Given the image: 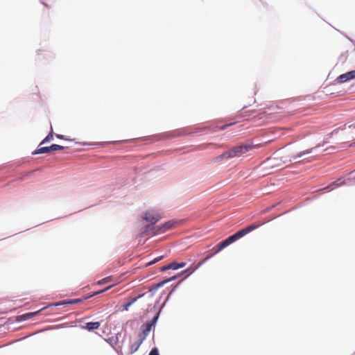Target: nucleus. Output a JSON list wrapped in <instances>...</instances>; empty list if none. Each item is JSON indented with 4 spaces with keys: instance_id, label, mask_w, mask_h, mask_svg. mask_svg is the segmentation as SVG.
Returning a JSON list of instances; mask_svg holds the SVG:
<instances>
[{
    "instance_id": "f257e3e1",
    "label": "nucleus",
    "mask_w": 355,
    "mask_h": 355,
    "mask_svg": "<svg viewBox=\"0 0 355 355\" xmlns=\"http://www.w3.org/2000/svg\"><path fill=\"white\" fill-rule=\"evenodd\" d=\"M237 123L236 121H234L231 123H225L220 126L217 125H207V126H191L184 128L182 129H177L172 131L165 132L163 133L153 135L150 136H146V137H141L139 138H134L131 139H125V140H121V141H111L110 143L112 144H119V143H128V142H136V141H142V142H148V143H152L155 141H158L161 139H169L174 137H180L182 135H191L195 133L203 132L207 130H214V131L216 129H219L220 130H225L227 128L236 124Z\"/></svg>"
},
{
    "instance_id": "f03ea898",
    "label": "nucleus",
    "mask_w": 355,
    "mask_h": 355,
    "mask_svg": "<svg viewBox=\"0 0 355 355\" xmlns=\"http://www.w3.org/2000/svg\"><path fill=\"white\" fill-rule=\"evenodd\" d=\"M253 147L254 145L251 142L242 143L230 150L225 151L221 155L216 157V162H220L224 159L241 156L243 153L249 151Z\"/></svg>"
},
{
    "instance_id": "7ed1b4c3",
    "label": "nucleus",
    "mask_w": 355,
    "mask_h": 355,
    "mask_svg": "<svg viewBox=\"0 0 355 355\" xmlns=\"http://www.w3.org/2000/svg\"><path fill=\"white\" fill-rule=\"evenodd\" d=\"M141 217L147 224L141 229L140 235L143 236L149 234L150 232L156 234L157 226L155 225L159 221V217L150 211H145Z\"/></svg>"
},
{
    "instance_id": "20e7f679",
    "label": "nucleus",
    "mask_w": 355,
    "mask_h": 355,
    "mask_svg": "<svg viewBox=\"0 0 355 355\" xmlns=\"http://www.w3.org/2000/svg\"><path fill=\"white\" fill-rule=\"evenodd\" d=\"M174 291L175 288L169 291L166 297L165 301L161 304L160 307L158 309L153 318L151 320H147L141 326L140 329L143 334H146L147 336H148L151 329L155 327L157 322L159 320V318L160 316L161 312L162 311V309L166 306L167 302L169 300L171 297V295L173 293Z\"/></svg>"
},
{
    "instance_id": "39448f33",
    "label": "nucleus",
    "mask_w": 355,
    "mask_h": 355,
    "mask_svg": "<svg viewBox=\"0 0 355 355\" xmlns=\"http://www.w3.org/2000/svg\"><path fill=\"white\" fill-rule=\"evenodd\" d=\"M65 148L64 146L53 144L49 146H38L37 148L32 152V155H40V154H45V153H49L52 151L55 150H62Z\"/></svg>"
},
{
    "instance_id": "423d86ee",
    "label": "nucleus",
    "mask_w": 355,
    "mask_h": 355,
    "mask_svg": "<svg viewBox=\"0 0 355 355\" xmlns=\"http://www.w3.org/2000/svg\"><path fill=\"white\" fill-rule=\"evenodd\" d=\"M262 225H263V223H252L250 225H248L245 227L237 231L236 232H235V234L238 236L239 239H241V238H243L248 234L250 233L253 230L257 229Z\"/></svg>"
},
{
    "instance_id": "0eeeda50",
    "label": "nucleus",
    "mask_w": 355,
    "mask_h": 355,
    "mask_svg": "<svg viewBox=\"0 0 355 355\" xmlns=\"http://www.w3.org/2000/svg\"><path fill=\"white\" fill-rule=\"evenodd\" d=\"M178 224V222L175 220H168L164 224L159 225L157 226L156 234L164 233L166 231L171 230L175 227Z\"/></svg>"
},
{
    "instance_id": "6e6552de",
    "label": "nucleus",
    "mask_w": 355,
    "mask_h": 355,
    "mask_svg": "<svg viewBox=\"0 0 355 355\" xmlns=\"http://www.w3.org/2000/svg\"><path fill=\"white\" fill-rule=\"evenodd\" d=\"M198 266H191L190 267L182 270L181 272H180V274L181 275V276L182 275H184V278L181 279L174 287H173V289L175 288V290L176 289V288L178 286L179 284H180L182 281L187 278L188 277H189L192 273H193L197 269H198ZM173 290V288L171 289Z\"/></svg>"
},
{
    "instance_id": "1a4fd4ad",
    "label": "nucleus",
    "mask_w": 355,
    "mask_h": 355,
    "mask_svg": "<svg viewBox=\"0 0 355 355\" xmlns=\"http://www.w3.org/2000/svg\"><path fill=\"white\" fill-rule=\"evenodd\" d=\"M101 325V322L98 321H91L87 322L84 324V325L82 326V329H86L89 331H94L96 329H98Z\"/></svg>"
},
{
    "instance_id": "9d476101",
    "label": "nucleus",
    "mask_w": 355,
    "mask_h": 355,
    "mask_svg": "<svg viewBox=\"0 0 355 355\" xmlns=\"http://www.w3.org/2000/svg\"><path fill=\"white\" fill-rule=\"evenodd\" d=\"M345 180L344 179L339 178L337 180L334 181L333 182L329 184L328 186L321 189V191H326L329 189H333L335 187H338L345 184Z\"/></svg>"
},
{
    "instance_id": "9b49d317",
    "label": "nucleus",
    "mask_w": 355,
    "mask_h": 355,
    "mask_svg": "<svg viewBox=\"0 0 355 355\" xmlns=\"http://www.w3.org/2000/svg\"><path fill=\"white\" fill-rule=\"evenodd\" d=\"M145 293H141L137 297L130 299L127 302L122 305V311H128L130 306H132L137 300L143 297Z\"/></svg>"
},
{
    "instance_id": "f8f14e48",
    "label": "nucleus",
    "mask_w": 355,
    "mask_h": 355,
    "mask_svg": "<svg viewBox=\"0 0 355 355\" xmlns=\"http://www.w3.org/2000/svg\"><path fill=\"white\" fill-rule=\"evenodd\" d=\"M352 80V78L349 73V72H346L339 75L336 79L334 80L336 83H345Z\"/></svg>"
},
{
    "instance_id": "ddd939ff",
    "label": "nucleus",
    "mask_w": 355,
    "mask_h": 355,
    "mask_svg": "<svg viewBox=\"0 0 355 355\" xmlns=\"http://www.w3.org/2000/svg\"><path fill=\"white\" fill-rule=\"evenodd\" d=\"M166 279H163L162 281L157 283V284H153L150 288H149V290L148 291L152 293V295H153V293L157 291L158 290L159 288L164 286L165 284H166Z\"/></svg>"
},
{
    "instance_id": "4468645a",
    "label": "nucleus",
    "mask_w": 355,
    "mask_h": 355,
    "mask_svg": "<svg viewBox=\"0 0 355 355\" xmlns=\"http://www.w3.org/2000/svg\"><path fill=\"white\" fill-rule=\"evenodd\" d=\"M53 139V131L52 126L51 127V131L49 134L42 140L39 146H42L43 144L50 142Z\"/></svg>"
},
{
    "instance_id": "2eb2a0df",
    "label": "nucleus",
    "mask_w": 355,
    "mask_h": 355,
    "mask_svg": "<svg viewBox=\"0 0 355 355\" xmlns=\"http://www.w3.org/2000/svg\"><path fill=\"white\" fill-rule=\"evenodd\" d=\"M186 265H187V263L184 261L178 262L176 261H174L171 263V270H178L180 268H182L185 267Z\"/></svg>"
},
{
    "instance_id": "dca6fc26",
    "label": "nucleus",
    "mask_w": 355,
    "mask_h": 355,
    "mask_svg": "<svg viewBox=\"0 0 355 355\" xmlns=\"http://www.w3.org/2000/svg\"><path fill=\"white\" fill-rule=\"evenodd\" d=\"M141 345V342H139L138 340H136L135 342H134L130 346V351H129L128 354L130 355V354H132L135 352H136L139 349Z\"/></svg>"
},
{
    "instance_id": "f3484780",
    "label": "nucleus",
    "mask_w": 355,
    "mask_h": 355,
    "mask_svg": "<svg viewBox=\"0 0 355 355\" xmlns=\"http://www.w3.org/2000/svg\"><path fill=\"white\" fill-rule=\"evenodd\" d=\"M121 333H118L116 334V336H111V337H109L106 341L107 342V343L110 344V345L112 347H114V346L119 342V337L118 336L120 335Z\"/></svg>"
},
{
    "instance_id": "a211bd4d",
    "label": "nucleus",
    "mask_w": 355,
    "mask_h": 355,
    "mask_svg": "<svg viewBox=\"0 0 355 355\" xmlns=\"http://www.w3.org/2000/svg\"><path fill=\"white\" fill-rule=\"evenodd\" d=\"M327 142H328L327 141H324L323 142V144H318L317 146H315V147H313V148H311L307 149V150H304V151H303V154H304V155H306L311 154V153H312L313 152V150H316V149L319 148H320V147H321V146H324V144H327Z\"/></svg>"
},
{
    "instance_id": "6ab92c4d",
    "label": "nucleus",
    "mask_w": 355,
    "mask_h": 355,
    "mask_svg": "<svg viewBox=\"0 0 355 355\" xmlns=\"http://www.w3.org/2000/svg\"><path fill=\"white\" fill-rule=\"evenodd\" d=\"M30 319V315L28 314V313H23L21 315H18L16 318V321L17 322H21L26 320H28Z\"/></svg>"
},
{
    "instance_id": "aec40b11",
    "label": "nucleus",
    "mask_w": 355,
    "mask_h": 355,
    "mask_svg": "<svg viewBox=\"0 0 355 355\" xmlns=\"http://www.w3.org/2000/svg\"><path fill=\"white\" fill-rule=\"evenodd\" d=\"M112 277L108 276V277H104V278L100 279L99 281H98L97 284L98 285H103L105 284L110 283V282H112Z\"/></svg>"
},
{
    "instance_id": "412c9836",
    "label": "nucleus",
    "mask_w": 355,
    "mask_h": 355,
    "mask_svg": "<svg viewBox=\"0 0 355 355\" xmlns=\"http://www.w3.org/2000/svg\"><path fill=\"white\" fill-rule=\"evenodd\" d=\"M280 159L277 158V157H273L272 159H268L266 162H268L269 160H272L274 162V163L270 166V168H275V167H277V166H279L282 165V163L279 160Z\"/></svg>"
},
{
    "instance_id": "4be33fe9",
    "label": "nucleus",
    "mask_w": 355,
    "mask_h": 355,
    "mask_svg": "<svg viewBox=\"0 0 355 355\" xmlns=\"http://www.w3.org/2000/svg\"><path fill=\"white\" fill-rule=\"evenodd\" d=\"M164 258V255L157 257L154 258L153 260H151L149 262L146 263V266H152V265L159 262V261L162 260Z\"/></svg>"
},
{
    "instance_id": "5701e85b",
    "label": "nucleus",
    "mask_w": 355,
    "mask_h": 355,
    "mask_svg": "<svg viewBox=\"0 0 355 355\" xmlns=\"http://www.w3.org/2000/svg\"><path fill=\"white\" fill-rule=\"evenodd\" d=\"M180 277H181V275L180 274V272H178L177 274H175V275H173L170 277L165 278V279L166 281V283H168V282L176 280L177 279H178Z\"/></svg>"
},
{
    "instance_id": "b1692460",
    "label": "nucleus",
    "mask_w": 355,
    "mask_h": 355,
    "mask_svg": "<svg viewBox=\"0 0 355 355\" xmlns=\"http://www.w3.org/2000/svg\"><path fill=\"white\" fill-rule=\"evenodd\" d=\"M83 299L81 298H76V299H71V300H67V304H78L83 302Z\"/></svg>"
},
{
    "instance_id": "393cba45",
    "label": "nucleus",
    "mask_w": 355,
    "mask_h": 355,
    "mask_svg": "<svg viewBox=\"0 0 355 355\" xmlns=\"http://www.w3.org/2000/svg\"><path fill=\"white\" fill-rule=\"evenodd\" d=\"M63 305H67V300H62V301H60V302H55V303H53V304H49L47 305L46 306L47 307H49V306H63Z\"/></svg>"
},
{
    "instance_id": "a878e982",
    "label": "nucleus",
    "mask_w": 355,
    "mask_h": 355,
    "mask_svg": "<svg viewBox=\"0 0 355 355\" xmlns=\"http://www.w3.org/2000/svg\"><path fill=\"white\" fill-rule=\"evenodd\" d=\"M46 308H47V306H44L38 311H33V312H28V314L30 315V319L35 315H37L42 310L45 309Z\"/></svg>"
},
{
    "instance_id": "bb28decb",
    "label": "nucleus",
    "mask_w": 355,
    "mask_h": 355,
    "mask_svg": "<svg viewBox=\"0 0 355 355\" xmlns=\"http://www.w3.org/2000/svg\"><path fill=\"white\" fill-rule=\"evenodd\" d=\"M55 136L59 139H62V140H66V141H73V139H70L69 137L65 136V135H60V134H55Z\"/></svg>"
},
{
    "instance_id": "cd10ccee",
    "label": "nucleus",
    "mask_w": 355,
    "mask_h": 355,
    "mask_svg": "<svg viewBox=\"0 0 355 355\" xmlns=\"http://www.w3.org/2000/svg\"><path fill=\"white\" fill-rule=\"evenodd\" d=\"M148 355H160L158 348L156 347H153Z\"/></svg>"
},
{
    "instance_id": "c85d7f7f",
    "label": "nucleus",
    "mask_w": 355,
    "mask_h": 355,
    "mask_svg": "<svg viewBox=\"0 0 355 355\" xmlns=\"http://www.w3.org/2000/svg\"><path fill=\"white\" fill-rule=\"evenodd\" d=\"M147 335L146 334H143L141 331H140L139 333V339L137 340L139 342H141V343L142 344V343L146 340V338H147Z\"/></svg>"
},
{
    "instance_id": "c756f323",
    "label": "nucleus",
    "mask_w": 355,
    "mask_h": 355,
    "mask_svg": "<svg viewBox=\"0 0 355 355\" xmlns=\"http://www.w3.org/2000/svg\"><path fill=\"white\" fill-rule=\"evenodd\" d=\"M303 156H304V155L303 154V151H302V152H300V153H297L295 155H292L291 158H292V159L295 160V159H297L298 158L302 157Z\"/></svg>"
},
{
    "instance_id": "7c9ffc66",
    "label": "nucleus",
    "mask_w": 355,
    "mask_h": 355,
    "mask_svg": "<svg viewBox=\"0 0 355 355\" xmlns=\"http://www.w3.org/2000/svg\"><path fill=\"white\" fill-rule=\"evenodd\" d=\"M168 270H171V263L167 265H165L159 268V270L162 272H164Z\"/></svg>"
},
{
    "instance_id": "2f4dec72",
    "label": "nucleus",
    "mask_w": 355,
    "mask_h": 355,
    "mask_svg": "<svg viewBox=\"0 0 355 355\" xmlns=\"http://www.w3.org/2000/svg\"><path fill=\"white\" fill-rule=\"evenodd\" d=\"M340 129H341V128H336V129L334 130L332 132H331L327 135V137H333V135L338 134V133L339 130H340Z\"/></svg>"
},
{
    "instance_id": "473e14b6",
    "label": "nucleus",
    "mask_w": 355,
    "mask_h": 355,
    "mask_svg": "<svg viewBox=\"0 0 355 355\" xmlns=\"http://www.w3.org/2000/svg\"><path fill=\"white\" fill-rule=\"evenodd\" d=\"M279 160H280V162H281V163L282 164L287 163L288 162H291L293 159H292L291 157L289 159H288L286 158L281 157Z\"/></svg>"
},
{
    "instance_id": "72a5a7b5",
    "label": "nucleus",
    "mask_w": 355,
    "mask_h": 355,
    "mask_svg": "<svg viewBox=\"0 0 355 355\" xmlns=\"http://www.w3.org/2000/svg\"><path fill=\"white\" fill-rule=\"evenodd\" d=\"M216 252H220L221 250H223V249H225L223 248V246L222 245H220V243H219L216 246Z\"/></svg>"
},
{
    "instance_id": "f704fd0d",
    "label": "nucleus",
    "mask_w": 355,
    "mask_h": 355,
    "mask_svg": "<svg viewBox=\"0 0 355 355\" xmlns=\"http://www.w3.org/2000/svg\"><path fill=\"white\" fill-rule=\"evenodd\" d=\"M225 240L229 245L234 243L230 236L225 239Z\"/></svg>"
},
{
    "instance_id": "c9c22d12",
    "label": "nucleus",
    "mask_w": 355,
    "mask_h": 355,
    "mask_svg": "<svg viewBox=\"0 0 355 355\" xmlns=\"http://www.w3.org/2000/svg\"><path fill=\"white\" fill-rule=\"evenodd\" d=\"M348 72L352 78V80L354 79L355 78V69L351 70Z\"/></svg>"
},
{
    "instance_id": "e433bc0d",
    "label": "nucleus",
    "mask_w": 355,
    "mask_h": 355,
    "mask_svg": "<svg viewBox=\"0 0 355 355\" xmlns=\"http://www.w3.org/2000/svg\"><path fill=\"white\" fill-rule=\"evenodd\" d=\"M234 242H236V241L239 240L236 234L234 233L232 235H230Z\"/></svg>"
},
{
    "instance_id": "4c0bfd02",
    "label": "nucleus",
    "mask_w": 355,
    "mask_h": 355,
    "mask_svg": "<svg viewBox=\"0 0 355 355\" xmlns=\"http://www.w3.org/2000/svg\"><path fill=\"white\" fill-rule=\"evenodd\" d=\"M220 243V245H222L223 246L224 248H225L227 246H229V245L227 243V241H226L225 239L222 241Z\"/></svg>"
},
{
    "instance_id": "58836bf2",
    "label": "nucleus",
    "mask_w": 355,
    "mask_h": 355,
    "mask_svg": "<svg viewBox=\"0 0 355 355\" xmlns=\"http://www.w3.org/2000/svg\"><path fill=\"white\" fill-rule=\"evenodd\" d=\"M104 293V291H101V290H100V291H98L94 292V293H92V295H98L102 294V293Z\"/></svg>"
},
{
    "instance_id": "ea45409f",
    "label": "nucleus",
    "mask_w": 355,
    "mask_h": 355,
    "mask_svg": "<svg viewBox=\"0 0 355 355\" xmlns=\"http://www.w3.org/2000/svg\"><path fill=\"white\" fill-rule=\"evenodd\" d=\"M80 144L81 146H83L92 145V144H89V143H87V142L80 143Z\"/></svg>"
},
{
    "instance_id": "a19ab883",
    "label": "nucleus",
    "mask_w": 355,
    "mask_h": 355,
    "mask_svg": "<svg viewBox=\"0 0 355 355\" xmlns=\"http://www.w3.org/2000/svg\"><path fill=\"white\" fill-rule=\"evenodd\" d=\"M348 128H355V123H353V124H350L348 126Z\"/></svg>"
},
{
    "instance_id": "79ce46f5",
    "label": "nucleus",
    "mask_w": 355,
    "mask_h": 355,
    "mask_svg": "<svg viewBox=\"0 0 355 355\" xmlns=\"http://www.w3.org/2000/svg\"><path fill=\"white\" fill-rule=\"evenodd\" d=\"M40 2L44 6L48 7V5L43 0H40Z\"/></svg>"
},
{
    "instance_id": "37998d69",
    "label": "nucleus",
    "mask_w": 355,
    "mask_h": 355,
    "mask_svg": "<svg viewBox=\"0 0 355 355\" xmlns=\"http://www.w3.org/2000/svg\"><path fill=\"white\" fill-rule=\"evenodd\" d=\"M112 286H107L104 289H102L101 291H104V293L107 291L108 290H110Z\"/></svg>"
},
{
    "instance_id": "c03bdc74",
    "label": "nucleus",
    "mask_w": 355,
    "mask_h": 355,
    "mask_svg": "<svg viewBox=\"0 0 355 355\" xmlns=\"http://www.w3.org/2000/svg\"><path fill=\"white\" fill-rule=\"evenodd\" d=\"M116 352H117V354H118L119 355H123L122 352H121V349H120V350H119H119H117V349H116Z\"/></svg>"
},
{
    "instance_id": "a18cd8bd",
    "label": "nucleus",
    "mask_w": 355,
    "mask_h": 355,
    "mask_svg": "<svg viewBox=\"0 0 355 355\" xmlns=\"http://www.w3.org/2000/svg\"><path fill=\"white\" fill-rule=\"evenodd\" d=\"M349 147H355V141L354 142H352L349 144Z\"/></svg>"
},
{
    "instance_id": "49530a36",
    "label": "nucleus",
    "mask_w": 355,
    "mask_h": 355,
    "mask_svg": "<svg viewBox=\"0 0 355 355\" xmlns=\"http://www.w3.org/2000/svg\"><path fill=\"white\" fill-rule=\"evenodd\" d=\"M329 149L334 150L335 147L334 146H330L329 148H327L325 150H327Z\"/></svg>"
},
{
    "instance_id": "de8ad7c7",
    "label": "nucleus",
    "mask_w": 355,
    "mask_h": 355,
    "mask_svg": "<svg viewBox=\"0 0 355 355\" xmlns=\"http://www.w3.org/2000/svg\"><path fill=\"white\" fill-rule=\"evenodd\" d=\"M297 163H304V159H302V160H300L299 162H297Z\"/></svg>"
},
{
    "instance_id": "09e8293b",
    "label": "nucleus",
    "mask_w": 355,
    "mask_h": 355,
    "mask_svg": "<svg viewBox=\"0 0 355 355\" xmlns=\"http://www.w3.org/2000/svg\"><path fill=\"white\" fill-rule=\"evenodd\" d=\"M211 257H212V255H211V254H209V255L207 257L206 260H207V259H209V258H211Z\"/></svg>"
},
{
    "instance_id": "8fccbe9b",
    "label": "nucleus",
    "mask_w": 355,
    "mask_h": 355,
    "mask_svg": "<svg viewBox=\"0 0 355 355\" xmlns=\"http://www.w3.org/2000/svg\"><path fill=\"white\" fill-rule=\"evenodd\" d=\"M125 335L124 336V337H123V340L121 341L122 343H123L125 342Z\"/></svg>"
},
{
    "instance_id": "3c124183",
    "label": "nucleus",
    "mask_w": 355,
    "mask_h": 355,
    "mask_svg": "<svg viewBox=\"0 0 355 355\" xmlns=\"http://www.w3.org/2000/svg\"><path fill=\"white\" fill-rule=\"evenodd\" d=\"M89 298H91V297H89V295H87V297H85V299H84V300H87V299H89Z\"/></svg>"
},
{
    "instance_id": "603ef678",
    "label": "nucleus",
    "mask_w": 355,
    "mask_h": 355,
    "mask_svg": "<svg viewBox=\"0 0 355 355\" xmlns=\"http://www.w3.org/2000/svg\"><path fill=\"white\" fill-rule=\"evenodd\" d=\"M94 295H92V293L89 295V297H94Z\"/></svg>"
}]
</instances>
